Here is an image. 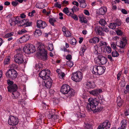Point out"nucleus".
I'll return each mask as SVG.
<instances>
[{"label": "nucleus", "instance_id": "nucleus-46", "mask_svg": "<svg viewBox=\"0 0 129 129\" xmlns=\"http://www.w3.org/2000/svg\"><path fill=\"white\" fill-rule=\"evenodd\" d=\"M85 127L87 129H92V127L90 124L87 123L86 124Z\"/></svg>", "mask_w": 129, "mask_h": 129}, {"label": "nucleus", "instance_id": "nucleus-16", "mask_svg": "<svg viewBox=\"0 0 129 129\" xmlns=\"http://www.w3.org/2000/svg\"><path fill=\"white\" fill-rule=\"evenodd\" d=\"M44 82L45 83V85L46 87L47 88H50L52 84V80L51 79L50 77L47 79L44 80Z\"/></svg>", "mask_w": 129, "mask_h": 129}, {"label": "nucleus", "instance_id": "nucleus-31", "mask_svg": "<svg viewBox=\"0 0 129 129\" xmlns=\"http://www.w3.org/2000/svg\"><path fill=\"white\" fill-rule=\"evenodd\" d=\"M47 49L50 51H52L54 49L53 44L52 43H48L47 44Z\"/></svg>", "mask_w": 129, "mask_h": 129}, {"label": "nucleus", "instance_id": "nucleus-60", "mask_svg": "<svg viewBox=\"0 0 129 129\" xmlns=\"http://www.w3.org/2000/svg\"><path fill=\"white\" fill-rule=\"evenodd\" d=\"M111 47L114 49L116 48V46L115 43H113L111 44Z\"/></svg>", "mask_w": 129, "mask_h": 129}, {"label": "nucleus", "instance_id": "nucleus-42", "mask_svg": "<svg viewBox=\"0 0 129 129\" xmlns=\"http://www.w3.org/2000/svg\"><path fill=\"white\" fill-rule=\"evenodd\" d=\"M67 65L70 67H71L73 65V62L69 60L67 62Z\"/></svg>", "mask_w": 129, "mask_h": 129}, {"label": "nucleus", "instance_id": "nucleus-58", "mask_svg": "<svg viewBox=\"0 0 129 129\" xmlns=\"http://www.w3.org/2000/svg\"><path fill=\"white\" fill-rule=\"evenodd\" d=\"M66 58L67 59L69 60H71L72 58V57L71 55L69 54L68 55L66 56Z\"/></svg>", "mask_w": 129, "mask_h": 129}, {"label": "nucleus", "instance_id": "nucleus-39", "mask_svg": "<svg viewBox=\"0 0 129 129\" xmlns=\"http://www.w3.org/2000/svg\"><path fill=\"white\" fill-rule=\"evenodd\" d=\"M64 35L66 37H70L72 36L71 34L69 31H67L65 33H64Z\"/></svg>", "mask_w": 129, "mask_h": 129}, {"label": "nucleus", "instance_id": "nucleus-63", "mask_svg": "<svg viewBox=\"0 0 129 129\" xmlns=\"http://www.w3.org/2000/svg\"><path fill=\"white\" fill-rule=\"evenodd\" d=\"M59 15L60 17H59V19H63V17L62 16L63 15V14L61 13H60L59 14Z\"/></svg>", "mask_w": 129, "mask_h": 129}, {"label": "nucleus", "instance_id": "nucleus-62", "mask_svg": "<svg viewBox=\"0 0 129 129\" xmlns=\"http://www.w3.org/2000/svg\"><path fill=\"white\" fill-rule=\"evenodd\" d=\"M72 4L76 5L77 7H78L79 5L78 3L77 2L75 1H73L72 2Z\"/></svg>", "mask_w": 129, "mask_h": 129}, {"label": "nucleus", "instance_id": "nucleus-22", "mask_svg": "<svg viewBox=\"0 0 129 129\" xmlns=\"http://www.w3.org/2000/svg\"><path fill=\"white\" fill-rule=\"evenodd\" d=\"M100 41L99 38L97 37H95L89 40V42L90 43L95 44L98 43Z\"/></svg>", "mask_w": 129, "mask_h": 129}, {"label": "nucleus", "instance_id": "nucleus-59", "mask_svg": "<svg viewBox=\"0 0 129 129\" xmlns=\"http://www.w3.org/2000/svg\"><path fill=\"white\" fill-rule=\"evenodd\" d=\"M10 67L11 68H17V66L15 64L13 63L11 64Z\"/></svg>", "mask_w": 129, "mask_h": 129}, {"label": "nucleus", "instance_id": "nucleus-1", "mask_svg": "<svg viewBox=\"0 0 129 129\" xmlns=\"http://www.w3.org/2000/svg\"><path fill=\"white\" fill-rule=\"evenodd\" d=\"M88 103L86 105V108L88 110L90 111H92L94 112H99L102 110L103 108V107H97L99 103L98 98L94 99L90 98L88 99Z\"/></svg>", "mask_w": 129, "mask_h": 129}, {"label": "nucleus", "instance_id": "nucleus-6", "mask_svg": "<svg viewBox=\"0 0 129 129\" xmlns=\"http://www.w3.org/2000/svg\"><path fill=\"white\" fill-rule=\"evenodd\" d=\"M17 72L14 69H10L6 74L7 78L12 80L15 79L17 77Z\"/></svg>", "mask_w": 129, "mask_h": 129}, {"label": "nucleus", "instance_id": "nucleus-44", "mask_svg": "<svg viewBox=\"0 0 129 129\" xmlns=\"http://www.w3.org/2000/svg\"><path fill=\"white\" fill-rule=\"evenodd\" d=\"M107 43L104 41H101L100 43V46H103V47H105L107 46Z\"/></svg>", "mask_w": 129, "mask_h": 129}, {"label": "nucleus", "instance_id": "nucleus-24", "mask_svg": "<svg viewBox=\"0 0 129 129\" xmlns=\"http://www.w3.org/2000/svg\"><path fill=\"white\" fill-rule=\"evenodd\" d=\"M19 95L20 93L17 90L12 93V96L13 99H16L18 98Z\"/></svg>", "mask_w": 129, "mask_h": 129}, {"label": "nucleus", "instance_id": "nucleus-2", "mask_svg": "<svg viewBox=\"0 0 129 129\" xmlns=\"http://www.w3.org/2000/svg\"><path fill=\"white\" fill-rule=\"evenodd\" d=\"M38 48V55L43 60H47V53L45 49L44 45L42 43H39Z\"/></svg>", "mask_w": 129, "mask_h": 129}, {"label": "nucleus", "instance_id": "nucleus-49", "mask_svg": "<svg viewBox=\"0 0 129 129\" xmlns=\"http://www.w3.org/2000/svg\"><path fill=\"white\" fill-rule=\"evenodd\" d=\"M76 115V116L78 117H84L85 116V115L84 114H82L80 113L77 114Z\"/></svg>", "mask_w": 129, "mask_h": 129}, {"label": "nucleus", "instance_id": "nucleus-29", "mask_svg": "<svg viewBox=\"0 0 129 129\" xmlns=\"http://www.w3.org/2000/svg\"><path fill=\"white\" fill-rule=\"evenodd\" d=\"M107 9L105 7H103L101 8L100 9V12L102 15L104 14L106 12Z\"/></svg>", "mask_w": 129, "mask_h": 129}, {"label": "nucleus", "instance_id": "nucleus-8", "mask_svg": "<svg viewBox=\"0 0 129 129\" xmlns=\"http://www.w3.org/2000/svg\"><path fill=\"white\" fill-rule=\"evenodd\" d=\"M50 71L49 70L45 69L42 70L39 74V76L43 80L47 79L49 78Z\"/></svg>", "mask_w": 129, "mask_h": 129}, {"label": "nucleus", "instance_id": "nucleus-48", "mask_svg": "<svg viewBox=\"0 0 129 129\" xmlns=\"http://www.w3.org/2000/svg\"><path fill=\"white\" fill-rule=\"evenodd\" d=\"M13 35V33H8L6 34L5 35V37L6 38H8L10 37Z\"/></svg>", "mask_w": 129, "mask_h": 129}, {"label": "nucleus", "instance_id": "nucleus-20", "mask_svg": "<svg viewBox=\"0 0 129 129\" xmlns=\"http://www.w3.org/2000/svg\"><path fill=\"white\" fill-rule=\"evenodd\" d=\"M87 87L89 88H94L96 86V85L94 81H87L86 84Z\"/></svg>", "mask_w": 129, "mask_h": 129}, {"label": "nucleus", "instance_id": "nucleus-61", "mask_svg": "<svg viewBox=\"0 0 129 129\" xmlns=\"http://www.w3.org/2000/svg\"><path fill=\"white\" fill-rule=\"evenodd\" d=\"M18 3L17 2H13L12 3V5L14 6H15L17 5Z\"/></svg>", "mask_w": 129, "mask_h": 129}, {"label": "nucleus", "instance_id": "nucleus-55", "mask_svg": "<svg viewBox=\"0 0 129 129\" xmlns=\"http://www.w3.org/2000/svg\"><path fill=\"white\" fill-rule=\"evenodd\" d=\"M116 32L117 35H121L122 34V31L120 30H116Z\"/></svg>", "mask_w": 129, "mask_h": 129}, {"label": "nucleus", "instance_id": "nucleus-9", "mask_svg": "<svg viewBox=\"0 0 129 129\" xmlns=\"http://www.w3.org/2000/svg\"><path fill=\"white\" fill-rule=\"evenodd\" d=\"M18 120L17 118H15L12 116H9L8 123L10 125L12 126L18 124Z\"/></svg>", "mask_w": 129, "mask_h": 129}, {"label": "nucleus", "instance_id": "nucleus-4", "mask_svg": "<svg viewBox=\"0 0 129 129\" xmlns=\"http://www.w3.org/2000/svg\"><path fill=\"white\" fill-rule=\"evenodd\" d=\"M17 53L14 55V61L18 64H21L24 62L23 55L20 49L17 50Z\"/></svg>", "mask_w": 129, "mask_h": 129}, {"label": "nucleus", "instance_id": "nucleus-12", "mask_svg": "<svg viewBox=\"0 0 129 129\" xmlns=\"http://www.w3.org/2000/svg\"><path fill=\"white\" fill-rule=\"evenodd\" d=\"M70 89V86L67 84L63 85L61 87V92L64 94H67Z\"/></svg>", "mask_w": 129, "mask_h": 129}, {"label": "nucleus", "instance_id": "nucleus-53", "mask_svg": "<svg viewBox=\"0 0 129 129\" xmlns=\"http://www.w3.org/2000/svg\"><path fill=\"white\" fill-rule=\"evenodd\" d=\"M61 5L60 4H59L58 2H56L55 3L54 5L55 6L59 8H61Z\"/></svg>", "mask_w": 129, "mask_h": 129}, {"label": "nucleus", "instance_id": "nucleus-30", "mask_svg": "<svg viewBox=\"0 0 129 129\" xmlns=\"http://www.w3.org/2000/svg\"><path fill=\"white\" fill-rule=\"evenodd\" d=\"M28 20L27 19H22L21 20H20L19 24H18V26H24L25 23H26V21Z\"/></svg>", "mask_w": 129, "mask_h": 129}, {"label": "nucleus", "instance_id": "nucleus-25", "mask_svg": "<svg viewBox=\"0 0 129 129\" xmlns=\"http://www.w3.org/2000/svg\"><path fill=\"white\" fill-rule=\"evenodd\" d=\"M30 36L28 35H24L23 37H21L20 39H22L23 42H25L28 41L29 39Z\"/></svg>", "mask_w": 129, "mask_h": 129}, {"label": "nucleus", "instance_id": "nucleus-11", "mask_svg": "<svg viewBox=\"0 0 129 129\" xmlns=\"http://www.w3.org/2000/svg\"><path fill=\"white\" fill-rule=\"evenodd\" d=\"M110 125L109 122L108 121L104 122L103 123L100 124L98 127L97 129H109Z\"/></svg>", "mask_w": 129, "mask_h": 129}, {"label": "nucleus", "instance_id": "nucleus-15", "mask_svg": "<svg viewBox=\"0 0 129 129\" xmlns=\"http://www.w3.org/2000/svg\"><path fill=\"white\" fill-rule=\"evenodd\" d=\"M53 110L49 112V114L48 115V117L49 119H51L52 120H55L57 119L58 118V116L57 115H55L54 113L53 112Z\"/></svg>", "mask_w": 129, "mask_h": 129}, {"label": "nucleus", "instance_id": "nucleus-47", "mask_svg": "<svg viewBox=\"0 0 129 129\" xmlns=\"http://www.w3.org/2000/svg\"><path fill=\"white\" fill-rule=\"evenodd\" d=\"M31 23L29 22V20L28 19V20L27 21H26V23H25L24 27H25L27 26H30L31 25Z\"/></svg>", "mask_w": 129, "mask_h": 129}, {"label": "nucleus", "instance_id": "nucleus-3", "mask_svg": "<svg viewBox=\"0 0 129 129\" xmlns=\"http://www.w3.org/2000/svg\"><path fill=\"white\" fill-rule=\"evenodd\" d=\"M105 67L101 66L95 65L92 67V73L99 75L103 74L105 72Z\"/></svg>", "mask_w": 129, "mask_h": 129}, {"label": "nucleus", "instance_id": "nucleus-40", "mask_svg": "<svg viewBox=\"0 0 129 129\" xmlns=\"http://www.w3.org/2000/svg\"><path fill=\"white\" fill-rule=\"evenodd\" d=\"M99 23L102 25H104L106 24V22L104 19H101L99 21Z\"/></svg>", "mask_w": 129, "mask_h": 129}, {"label": "nucleus", "instance_id": "nucleus-37", "mask_svg": "<svg viewBox=\"0 0 129 129\" xmlns=\"http://www.w3.org/2000/svg\"><path fill=\"white\" fill-rule=\"evenodd\" d=\"M105 50L108 53H110L111 52V47L109 46H106L105 47Z\"/></svg>", "mask_w": 129, "mask_h": 129}, {"label": "nucleus", "instance_id": "nucleus-41", "mask_svg": "<svg viewBox=\"0 0 129 129\" xmlns=\"http://www.w3.org/2000/svg\"><path fill=\"white\" fill-rule=\"evenodd\" d=\"M79 10V8L78 7H76L75 6H74L73 7L72 9V10L73 12V13H74V11L77 12Z\"/></svg>", "mask_w": 129, "mask_h": 129}, {"label": "nucleus", "instance_id": "nucleus-13", "mask_svg": "<svg viewBox=\"0 0 129 129\" xmlns=\"http://www.w3.org/2000/svg\"><path fill=\"white\" fill-rule=\"evenodd\" d=\"M47 25V24L45 22L41 20H38L37 22V27L39 28H44L46 27Z\"/></svg>", "mask_w": 129, "mask_h": 129}, {"label": "nucleus", "instance_id": "nucleus-23", "mask_svg": "<svg viewBox=\"0 0 129 129\" xmlns=\"http://www.w3.org/2000/svg\"><path fill=\"white\" fill-rule=\"evenodd\" d=\"M80 3V7L82 8H85L86 6V4L85 3V0H78Z\"/></svg>", "mask_w": 129, "mask_h": 129}, {"label": "nucleus", "instance_id": "nucleus-32", "mask_svg": "<svg viewBox=\"0 0 129 129\" xmlns=\"http://www.w3.org/2000/svg\"><path fill=\"white\" fill-rule=\"evenodd\" d=\"M117 24L114 23H110L109 26V27L112 29H114L116 28Z\"/></svg>", "mask_w": 129, "mask_h": 129}, {"label": "nucleus", "instance_id": "nucleus-57", "mask_svg": "<svg viewBox=\"0 0 129 129\" xmlns=\"http://www.w3.org/2000/svg\"><path fill=\"white\" fill-rule=\"evenodd\" d=\"M27 32V31L24 29L21 30V31H19L18 33L20 34H21L23 33H25Z\"/></svg>", "mask_w": 129, "mask_h": 129}, {"label": "nucleus", "instance_id": "nucleus-43", "mask_svg": "<svg viewBox=\"0 0 129 129\" xmlns=\"http://www.w3.org/2000/svg\"><path fill=\"white\" fill-rule=\"evenodd\" d=\"M81 51L80 52V55L81 56H83L84 55V53L85 52V49L83 47H82L81 49Z\"/></svg>", "mask_w": 129, "mask_h": 129}, {"label": "nucleus", "instance_id": "nucleus-5", "mask_svg": "<svg viewBox=\"0 0 129 129\" xmlns=\"http://www.w3.org/2000/svg\"><path fill=\"white\" fill-rule=\"evenodd\" d=\"M23 50L25 53L28 54L33 53L36 51L35 46L33 45L29 44H27L25 45Z\"/></svg>", "mask_w": 129, "mask_h": 129}, {"label": "nucleus", "instance_id": "nucleus-33", "mask_svg": "<svg viewBox=\"0 0 129 129\" xmlns=\"http://www.w3.org/2000/svg\"><path fill=\"white\" fill-rule=\"evenodd\" d=\"M69 16H71V17L73 19L75 20H78V18L76 15L75 14H72L70 13L69 14Z\"/></svg>", "mask_w": 129, "mask_h": 129}, {"label": "nucleus", "instance_id": "nucleus-38", "mask_svg": "<svg viewBox=\"0 0 129 129\" xmlns=\"http://www.w3.org/2000/svg\"><path fill=\"white\" fill-rule=\"evenodd\" d=\"M119 55L118 53L116 51H113L112 53V56L113 57H117Z\"/></svg>", "mask_w": 129, "mask_h": 129}, {"label": "nucleus", "instance_id": "nucleus-45", "mask_svg": "<svg viewBox=\"0 0 129 129\" xmlns=\"http://www.w3.org/2000/svg\"><path fill=\"white\" fill-rule=\"evenodd\" d=\"M63 11L66 14L69 16V14H68L69 12V11L68 10V8L66 7L64 8L63 10Z\"/></svg>", "mask_w": 129, "mask_h": 129}, {"label": "nucleus", "instance_id": "nucleus-51", "mask_svg": "<svg viewBox=\"0 0 129 129\" xmlns=\"http://www.w3.org/2000/svg\"><path fill=\"white\" fill-rule=\"evenodd\" d=\"M76 40L74 38L72 39L70 41V43L71 44L74 45L76 44Z\"/></svg>", "mask_w": 129, "mask_h": 129}, {"label": "nucleus", "instance_id": "nucleus-34", "mask_svg": "<svg viewBox=\"0 0 129 129\" xmlns=\"http://www.w3.org/2000/svg\"><path fill=\"white\" fill-rule=\"evenodd\" d=\"M68 93L71 96H73L75 95V92L74 90L73 89H70Z\"/></svg>", "mask_w": 129, "mask_h": 129}, {"label": "nucleus", "instance_id": "nucleus-14", "mask_svg": "<svg viewBox=\"0 0 129 129\" xmlns=\"http://www.w3.org/2000/svg\"><path fill=\"white\" fill-rule=\"evenodd\" d=\"M94 30L96 34L101 36H104V34L103 33V28L99 26H97L95 27Z\"/></svg>", "mask_w": 129, "mask_h": 129}, {"label": "nucleus", "instance_id": "nucleus-35", "mask_svg": "<svg viewBox=\"0 0 129 129\" xmlns=\"http://www.w3.org/2000/svg\"><path fill=\"white\" fill-rule=\"evenodd\" d=\"M56 21V20L54 18H51L49 20V22L52 25H54V22Z\"/></svg>", "mask_w": 129, "mask_h": 129}, {"label": "nucleus", "instance_id": "nucleus-21", "mask_svg": "<svg viewBox=\"0 0 129 129\" xmlns=\"http://www.w3.org/2000/svg\"><path fill=\"white\" fill-rule=\"evenodd\" d=\"M78 16L81 22L85 23L87 22V19L83 14L79 15Z\"/></svg>", "mask_w": 129, "mask_h": 129}, {"label": "nucleus", "instance_id": "nucleus-56", "mask_svg": "<svg viewBox=\"0 0 129 129\" xmlns=\"http://www.w3.org/2000/svg\"><path fill=\"white\" fill-rule=\"evenodd\" d=\"M20 18H17L16 19V20L15 21V22H14L15 23H16V24H19L20 20Z\"/></svg>", "mask_w": 129, "mask_h": 129}, {"label": "nucleus", "instance_id": "nucleus-7", "mask_svg": "<svg viewBox=\"0 0 129 129\" xmlns=\"http://www.w3.org/2000/svg\"><path fill=\"white\" fill-rule=\"evenodd\" d=\"M83 78V74L80 72H77L73 73L71 77L72 79L76 82L81 81Z\"/></svg>", "mask_w": 129, "mask_h": 129}, {"label": "nucleus", "instance_id": "nucleus-50", "mask_svg": "<svg viewBox=\"0 0 129 129\" xmlns=\"http://www.w3.org/2000/svg\"><path fill=\"white\" fill-rule=\"evenodd\" d=\"M69 4V3H68V2L66 0L63 1V2L61 3V5L62 6H66V5H65V4L66 5H68Z\"/></svg>", "mask_w": 129, "mask_h": 129}, {"label": "nucleus", "instance_id": "nucleus-52", "mask_svg": "<svg viewBox=\"0 0 129 129\" xmlns=\"http://www.w3.org/2000/svg\"><path fill=\"white\" fill-rule=\"evenodd\" d=\"M19 103L23 106H24L26 104V102L23 100L19 102Z\"/></svg>", "mask_w": 129, "mask_h": 129}, {"label": "nucleus", "instance_id": "nucleus-36", "mask_svg": "<svg viewBox=\"0 0 129 129\" xmlns=\"http://www.w3.org/2000/svg\"><path fill=\"white\" fill-rule=\"evenodd\" d=\"M10 58V57L9 56H8L7 57V58L5 59V61L4 62V64L5 65L8 64L9 63Z\"/></svg>", "mask_w": 129, "mask_h": 129}, {"label": "nucleus", "instance_id": "nucleus-54", "mask_svg": "<svg viewBox=\"0 0 129 129\" xmlns=\"http://www.w3.org/2000/svg\"><path fill=\"white\" fill-rule=\"evenodd\" d=\"M7 82L9 86H12V85L13 84V82L12 81H10L9 80H7Z\"/></svg>", "mask_w": 129, "mask_h": 129}, {"label": "nucleus", "instance_id": "nucleus-64", "mask_svg": "<svg viewBox=\"0 0 129 129\" xmlns=\"http://www.w3.org/2000/svg\"><path fill=\"white\" fill-rule=\"evenodd\" d=\"M103 31H105L106 33H108L109 31V29L108 28L105 27L103 29Z\"/></svg>", "mask_w": 129, "mask_h": 129}, {"label": "nucleus", "instance_id": "nucleus-17", "mask_svg": "<svg viewBox=\"0 0 129 129\" xmlns=\"http://www.w3.org/2000/svg\"><path fill=\"white\" fill-rule=\"evenodd\" d=\"M8 90L11 92H13L17 90V85L15 84H13L8 87Z\"/></svg>", "mask_w": 129, "mask_h": 129}, {"label": "nucleus", "instance_id": "nucleus-18", "mask_svg": "<svg viewBox=\"0 0 129 129\" xmlns=\"http://www.w3.org/2000/svg\"><path fill=\"white\" fill-rule=\"evenodd\" d=\"M126 41L127 40L125 38H123L122 40L119 42V44L118 46L120 48H124L126 45Z\"/></svg>", "mask_w": 129, "mask_h": 129}, {"label": "nucleus", "instance_id": "nucleus-26", "mask_svg": "<svg viewBox=\"0 0 129 129\" xmlns=\"http://www.w3.org/2000/svg\"><path fill=\"white\" fill-rule=\"evenodd\" d=\"M121 123L122 124L121 128H118V129H125L126 126V120H122L121 122Z\"/></svg>", "mask_w": 129, "mask_h": 129}, {"label": "nucleus", "instance_id": "nucleus-19", "mask_svg": "<svg viewBox=\"0 0 129 129\" xmlns=\"http://www.w3.org/2000/svg\"><path fill=\"white\" fill-rule=\"evenodd\" d=\"M101 92V90L99 89H95L89 91V93L90 94L94 95H97Z\"/></svg>", "mask_w": 129, "mask_h": 129}, {"label": "nucleus", "instance_id": "nucleus-10", "mask_svg": "<svg viewBox=\"0 0 129 129\" xmlns=\"http://www.w3.org/2000/svg\"><path fill=\"white\" fill-rule=\"evenodd\" d=\"M98 64L99 65L105 64L107 61V58L102 55H99L97 59Z\"/></svg>", "mask_w": 129, "mask_h": 129}, {"label": "nucleus", "instance_id": "nucleus-27", "mask_svg": "<svg viewBox=\"0 0 129 129\" xmlns=\"http://www.w3.org/2000/svg\"><path fill=\"white\" fill-rule=\"evenodd\" d=\"M116 102L118 105L119 107L121 106L123 103V101H122L121 97L120 96H118L117 98Z\"/></svg>", "mask_w": 129, "mask_h": 129}, {"label": "nucleus", "instance_id": "nucleus-28", "mask_svg": "<svg viewBox=\"0 0 129 129\" xmlns=\"http://www.w3.org/2000/svg\"><path fill=\"white\" fill-rule=\"evenodd\" d=\"M42 34L41 31L39 29H37L35 31L34 35L35 37L40 36Z\"/></svg>", "mask_w": 129, "mask_h": 129}]
</instances>
